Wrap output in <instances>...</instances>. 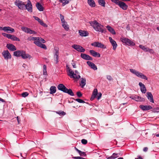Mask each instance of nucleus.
<instances>
[{"label": "nucleus", "instance_id": "f257e3e1", "mask_svg": "<svg viewBox=\"0 0 159 159\" xmlns=\"http://www.w3.org/2000/svg\"><path fill=\"white\" fill-rule=\"evenodd\" d=\"M89 23L90 25L92 26L93 28L94 29L97 31L104 33H106V30H104L102 28L103 26L98 23L96 20L90 21L89 22Z\"/></svg>", "mask_w": 159, "mask_h": 159}, {"label": "nucleus", "instance_id": "f03ea898", "mask_svg": "<svg viewBox=\"0 0 159 159\" xmlns=\"http://www.w3.org/2000/svg\"><path fill=\"white\" fill-rule=\"evenodd\" d=\"M58 89L63 91V92L67 93L71 96H73L74 94L72 90L70 89H67L63 84H60L57 86Z\"/></svg>", "mask_w": 159, "mask_h": 159}, {"label": "nucleus", "instance_id": "7ed1b4c3", "mask_svg": "<svg viewBox=\"0 0 159 159\" xmlns=\"http://www.w3.org/2000/svg\"><path fill=\"white\" fill-rule=\"evenodd\" d=\"M37 39L36 41L34 42V43L37 46L41 47L42 48L44 49H47V47L46 45L42 44V43H44L45 41L43 39L41 38L37 37Z\"/></svg>", "mask_w": 159, "mask_h": 159}, {"label": "nucleus", "instance_id": "20e7f679", "mask_svg": "<svg viewBox=\"0 0 159 159\" xmlns=\"http://www.w3.org/2000/svg\"><path fill=\"white\" fill-rule=\"evenodd\" d=\"M130 70L132 73L135 74L136 76L139 78L146 80L148 79L147 77L145 75H143L139 71H137L133 69H130Z\"/></svg>", "mask_w": 159, "mask_h": 159}, {"label": "nucleus", "instance_id": "39448f33", "mask_svg": "<svg viewBox=\"0 0 159 159\" xmlns=\"http://www.w3.org/2000/svg\"><path fill=\"white\" fill-rule=\"evenodd\" d=\"M102 95L101 93H98L97 89H95L93 90L91 97L90 99H94L95 98H97L98 99H100Z\"/></svg>", "mask_w": 159, "mask_h": 159}, {"label": "nucleus", "instance_id": "423d86ee", "mask_svg": "<svg viewBox=\"0 0 159 159\" xmlns=\"http://www.w3.org/2000/svg\"><path fill=\"white\" fill-rule=\"evenodd\" d=\"M14 4L19 9L23 10L25 8V4L24 2L19 0H16Z\"/></svg>", "mask_w": 159, "mask_h": 159}, {"label": "nucleus", "instance_id": "0eeeda50", "mask_svg": "<svg viewBox=\"0 0 159 159\" xmlns=\"http://www.w3.org/2000/svg\"><path fill=\"white\" fill-rule=\"evenodd\" d=\"M121 40L123 43H125L127 45L129 46H134L135 45L134 43L128 39L124 38H121Z\"/></svg>", "mask_w": 159, "mask_h": 159}, {"label": "nucleus", "instance_id": "6e6552de", "mask_svg": "<svg viewBox=\"0 0 159 159\" xmlns=\"http://www.w3.org/2000/svg\"><path fill=\"white\" fill-rule=\"evenodd\" d=\"M72 47L77 51L80 52H83L85 51V49L82 47L76 44H74L72 45Z\"/></svg>", "mask_w": 159, "mask_h": 159}, {"label": "nucleus", "instance_id": "1a4fd4ad", "mask_svg": "<svg viewBox=\"0 0 159 159\" xmlns=\"http://www.w3.org/2000/svg\"><path fill=\"white\" fill-rule=\"evenodd\" d=\"M21 29L25 32L30 34H36L37 33L35 31L32 30L30 28H28L27 27H21Z\"/></svg>", "mask_w": 159, "mask_h": 159}, {"label": "nucleus", "instance_id": "9d476101", "mask_svg": "<svg viewBox=\"0 0 159 159\" xmlns=\"http://www.w3.org/2000/svg\"><path fill=\"white\" fill-rule=\"evenodd\" d=\"M2 55L5 59H11V55L8 50H4L2 52Z\"/></svg>", "mask_w": 159, "mask_h": 159}, {"label": "nucleus", "instance_id": "9b49d317", "mask_svg": "<svg viewBox=\"0 0 159 159\" xmlns=\"http://www.w3.org/2000/svg\"><path fill=\"white\" fill-rule=\"evenodd\" d=\"M25 7L28 11L30 12L32 11V5L30 1L26 5H25Z\"/></svg>", "mask_w": 159, "mask_h": 159}, {"label": "nucleus", "instance_id": "f8f14e48", "mask_svg": "<svg viewBox=\"0 0 159 159\" xmlns=\"http://www.w3.org/2000/svg\"><path fill=\"white\" fill-rule=\"evenodd\" d=\"M109 39L110 43L113 46V49L114 50H115L117 46L116 42L111 37H109Z\"/></svg>", "mask_w": 159, "mask_h": 159}, {"label": "nucleus", "instance_id": "ddd939ff", "mask_svg": "<svg viewBox=\"0 0 159 159\" xmlns=\"http://www.w3.org/2000/svg\"><path fill=\"white\" fill-rule=\"evenodd\" d=\"M81 57L83 59L87 60H92V58L88 55L84 53H81Z\"/></svg>", "mask_w": 159, "mask_h": 159}, {"label": "nucleus", "instance_id": "4468645a", "mask_svg": "<svg viewBox=\"0 0 159 159\" xmlns=\"http://www.w3.org/2000/svg\"><path fill=\"white\" fill-rule=\"evenodd\" d=\"M140 107L143 111H148L152 109V107L150 105H140Z\"/></svg>", "mask_w": 159, "mask_h": 159}, {"label": "nucleus", "instance_id": "2eb2a0df", "mask_svg": "<svg viewBox=\"0 0 159 159\" xmlns=\"http://www.w3.org/2000/svg\"><path fill=\"white\" fill-rule=\"evenodd\" d=\"M3 30L7 33H12L15 31V30L13 29L8 26L4 27Z\"/></svg>", "mask_w": 159, "mask_h": 159}, {"label": "nucleus", "instance_id": "dca6fc26", "mask_svg": "<svg viewBox=\"0 0 159 159\" xmlns=\"http://www.w3.org/2000/svg\"><path fill=\"white\" fill-rule=\"evenodd\" d=\"M118 5L120 8L124 10H126L128 8L127 5L124 2L121 1H120Z\"/></svg>", "mask_w": 159, "mask_h": 159}, {"label": "nucleus", "instance_id": "f3484780", "mask_svg": "<svg viewBox=\"0 0 159 159\" xmlns=\"http://www.w3.org/2000/svg\"><path fill=\"white\" fill-rule=\"evenodd\" d=\"M139 85L140 86L141 91L143 93H145L146 92V89L144 85L142 82L139 83Z\"/></svg>", "mask_w": 159, "mask_h": 159}, {"label": "nucleus", "instance_id": "a211bd4d", "mask_svg": "<svg viewBox=\"0 0 159 159\" xmlns=\"http://www.w3.org/2000/svg\"><path fill=\"white\" fill-rule=\"evenodd\" d=\"M33 18L36 20L38 21L43 26L45 27H47V25L46 24L44 23L43 21L41 20L39 17H36V16H33Z\"/></svg>", "mask_w": 159, "mask_h": 159}, {"label": "nucleus", "instance_id": "6ab92c4d", "mask_svg": "<svg viewBox=\"0 0 159 159\" xmlns=\"http://www.w3.org/2000/svg\"><path fill=\"white\" fill-rule=\"evenodd\" d=\"M68 75L71 78L76 79L77 78V75L76 74H75L74 71L72 70H70V73H69Z\"/></svg>", "mask_w": 159, "mask_h": 159}, {"label": "nucleus", "instance_id": "aec40b11", "mask_svg": "<svg viewBox=\"0 0 159 159\" xmlns=\"http://www.w3.org/2000/svg\"><path fill=\"white\" fill-rule=\"evenodd\" d=\"M87 63L90 67L94 70H96L97 69V66L93 63L90 61H88Z\"/></svg>", "mask_w": 159, "mask_h": 159}, {"label": "nucleus", "instance_id": "412c9836", "mask_svg": "<svg viewBox=\"0 0 159 159\" xmlns=\"http://www.w3.org/2000/svg\"><path fill=\"white\" fill-rule=\"evenodd\" d=\"M86 84V80L85 78H81V81L80 83V85L82 88H84Z\"/></svg>", "mask_w": 159, "mask_h": 159}, {"label": "nucleus", "instance_id": "4be33fe9", "mask_svg": "<svg viewBox=\"0 0 159 159\" xmlns=\"http://www.w3.org/2000/svg\"><path fill=\"white\" fill-rule=\"evenodd\" d=\"M7 47L9 50L14 51L16 50V48L13 44H7Z\"/></svg>", "mask_w": 159, "mask_h": 159}, {"label": "nucleus", "instance_id": "5701e85b", "mask_svg": "<svg viewBox=\"0 0 159 159\" xmlns=\"http://www.w3.org/2000/svg\"><path fill=\"white\" fill-rule=\"evenodd\" d=\"M89 52L90 54L93 57H96L97 56L98 57H100V54L93 50H90L89 51Z\"/></svg>", "mask_w": 159, "mask_h": 159}, {"label": "nucleus", "instance_id": "b1692460", "mask_svg": "<svg viewBox=\"0 0 159 159\" xmlns=\"http://www.w3.org/2000/svg\"><path fill=\"white\" fill-rule=\"evenodd\" d=\"M79 33L81 36H86L88 35V33L87 31L80 30L79 31Z\"/></svg>", "mask_w": 159, "mask_h": 159}, {"label": "nucleus", "instance_id": "393cba45", "mask_svg": "<svg viewBox=\"0 0 159 159\" xmlns=\"http://www.w3.org/2000/svg\"><path fill=\"white\" fill-rule=\"evenodd\" d=\"M23 50H18L14 52V55L16 57L21 56L22 54H23Z\"/></svg>", "mask_w": 159, "mask_h": 159}, {"label": "nucleus", "instance_id": "a878e982", "mask_svg": "<svg viewBox=\"0 0 159 159\" xmlns=\"http://www.w3.org/2000/svg\"><path fill=\"white\" fill-rule=\"evenodd\" d=\"M23 54H22L21 55V57L23 59H26L27 58H29L30 59V58H31V56L30 55H29L27 54H26L25 52L23 51V52H22Z\"/></svg>", "mask_w": 159, "mask_h": 159}, {"label": "nucleus", "instance_id": "bb28decb", "mask_svg": "<svg viewBox=\"0 0 159 159\" xmlns=\"http://www.w3.org/2000/svg\"><path fill=\"white\" fill-rule=\"evenodd\" d=\"M37 8L40 11H43L44 10V8L40 3L39 2L36 3V5Z\"/></svg>", "mask_w": 159, "mask_h": 159}, {"label": "nucleus", "instance_id": "cd10ccee", "mask_svg": "<svg viewBox=\"0 0 159 159\" xmlns=\"http://www.w3.org/2000/svg\"><path fill=\"white\" fill-rule=\"evenodd\" d=\"M55 50L56 51V52L54 56V57L55 58V60L56 61V63H57L58 61V60L59 55L58 50L56 49H55Z\"/></svg>", "mask_w": 159, "mask_h": 159}, {"label": "nucleus", "instance_id": "c85d7f7f", "mask_svg": "<svg viewBox=\"0 0 159 159\" xmlns=\"http://www.w3.org/2000/svg\"><path fill=\"white\" fill-rule=\"evenodd\" d=\"M106 28H107L108 30L112 34H116V32L109 25H107L106 26Z\"/></svg>", "mask_w": 159, "mask_h": 159}, {"label": "nucleus", "instance_id": "c756f323", "mask_svg": "<svg viewBox=\"0 0 159 159\" xmlns=\"http://www.w3.org/2000/svg\"><path fill=\"white\" fill-rule=\"evenodd\" d=\"M139 47L140 48L146 52L150 51V50H152V49H150L149 48L146 47L145 46L141 45H139Z\"/></svg>", "mask_w": 159, "mask_h": 159}, {"label": "nucleus", "instance_id": "7c9ffc66", "mask_svg": "<svg viewBox=\"0 0 159 159\" xmlns=\"http://www.w3.org/2000/svg\"><path fill=\"white\" fill-rule=\"evenodd\" d=\"M119 157L118 154L117 153H114L110 157H106L107 159H113L117 158Z\"/></svg>", "mask_w": 159, "mask_h": 159}, {"label": "nucleus", "instance_id": "2f4dec72", "mask_svg": "<svg viewBox=\"0 0 159 159\" xmlns=\"http://www.w3.org/2000/svg\"><path fill=\"white\" fill-rule=\"evenodd\" d=\"M75 150L79 153V155L80 156L85 157L86 155L85 152L81 151L76 147H75Z\"/></svg>", "mask_w": 159, "mask_h": 159}, {"label": "nucleus", "instance_id": "473e14b6", "mask_svg": "<svg viewBox=\"0 0 159 159\" xmlns=\"http://www.w3.org/2000/svg\"><path fill=\"white\" fill-rule=\"evenodd\" d=\"M88 2L91 7H94L95 6V3L93 0H88Z\"/></svg>", "mask_w": 159, "mask_h": 159}, {"label": "nucleus", "instance_id": "72a5a7b5", "mask_svg": "<svg viewBox=\"0 0 159 159\" xmlns=\"http://www.w3.org/2000/svg\"><path fill=\"white\" fill-rule=\"evenodd\" d=\"M50 93L52 94L56 92V88L54 86H52L50 88Z\"/></svg>", "mask_w": 159, "mask_h": 159}, {"label": "nucleus", "instance_id": "f704fd0d", "mask_svg": "<svg viewBox=\"0 0 159 159\" xmlns=\"http://www.w3.org/2000/svg\"><path fill=\"white\" fill-rule=\"evenodd\" d=\"M146 94L147 96L148 99H153V96L151 92H147Z\"/></svg>", "mask_w": 159, "mask_h": 159}, {"label": "nucleus", "instance_id": "c9c22d12", "mask_svg": "<svg viewBox=\"0 0 159 159\" xmlns=\"http://www.w3.org/2000/svg\"><path fill=\"white\" fill-rule=\"evenodd\" d=\"M98 2L99 4L102 6L105 7V2L104 0H98Z\"/></svg>", "mask_w": 159, "mask_h": 159}, {"label": "nucleus", "instance_id": "e433bc0d", "mask_svg": "<svg viewBox=\"0 0 159 159\" xmlns=\"http://www.w3.org/2000/svg\"><path fill=\"white\" fill-rule=\"evenodd\" d=\"M66 22H65V23H62V26L66 30H68L69 28L68 25H66Z\"/></svg>", "mask_w": 159, "mask_h": 159}, {"label": "nucleus", "instance_id": "4c0bfd02", "mask_svg": "<svg viewBox=\"0 0 159 159\" xmlns=\"http://www.w3.org/2000/svg\"><path fill=\"white\" fill-rule=\"evenodd\" d=\"M97 47L101 48H105V46L101 43L98 42Z\"/></svg>", "mask_w": 159, "mask_h": 159}, {"label": "nucleus", "instance_id": "58836bf2", "mask_svg": "<svg viewBox=\"0 0 159 159\" xmlns=\"http://www.w3.org/2000/svg\"><path fill=\"white\" fill-rule=\"evenodd\" d=\"M37 38V37H30L28 38L27 40L29 41L33 40L35 41H36Z\"/></svg>", "mask_w": 159, "mask_h": 159}, {"label": "nucleus", "instance_id": "ea45409f", "mask_svg": "<svg viewBox=\"0 0 159 159\" xmlns=\"http://www.w3.org/2000/svg\"><path fill=\"white\" fill-rule=\"evenodd\" d=\"M60 2L62 3L63 6H64L69 3V1L67 0H59Z\"/></svg>", "mask_w": 159, "mask_h": 159}, {"label": "nucleus", "instance_id": "a19ab883", "mask_svg": "<svg viewBox=\"0 0 159 159\" xmlns=\"http://www.w3.org/2000/svg\"><path fill=\"white\" fill-rule=\"evenodd\" d=\"M12 37L11 38V40H13L14 41H19L20 39H19L16 37V36H15L14 35H12Z\"/></svg>", "mask_w": 159, "mask_h": 159}, {"label": "nucleus", "instance_id": "79ce46f5", "mask_svg": "<svg viewBox=\"0 0 159 159\" xmlns=\"http://www.w3.org/2000/svg\"><path fill=\"white\" fill-rule=\"evenodd\" d=\"M60 18L61 21L62 23H65L66 22L64 18V16L63 15L61 14H60Z\"/></svg>", "mask_w": 159, "mask_h": 159}, {"label": "nucleus", "instance_id": "37998d69", "mask_svg": "<svg viewBox=\"0 0 159 159\" xmlns=\"http://www.w3.org/2000/svg\"><path fill=\"white\" fill-rule=\"evenodd\" d=\"M46 68V66L45 65H44L43 66V74L44 75H46L47 74Z\"/></svg>", "mask_w": 159, "mask_h": 159}, {"label": "nucleus", "instance_id": "c03bdc74", "mask_svg": "<svg viewBox=\"0 0 159 159\" xmlns=\"http://www.w3.org/2000/svg\"><path fill=\"white\" fill-rule=\"evenodd\" d=\"M21 96L23 97H25L29 95V93L28 92H25L22 93Z\"/></svg>", "mask_w": 159, "mask_h": 159}, {"label": "nucleus", "instance_id": "a18cd8bd", "mask_svg": "<svg viewBox=\"0 0 159 159\" xmlns=\"http://www.w3.org/2000/svg\"><path fill=\"white\" fill-rule=\"evenodd\" d=\"M56 113L57 114H59L60 115H65L66 114L65 112H64L63 111H57L56 112Z\"/></svg>", "mask_w": 159, "mask_h": 159}, {"label": "nucleus", "instance_id": "49530a36", "mask_svg": "<svg viewBox=\"0 0 159 159\" xmlns=\"http://www.w3.org/2000/svg\"><path fill=\"white\" fill-rule=\"evenodd\" d=\"M107 78L108 80L110 81L111 80H113V79L111 76L110 75H107Z\"/></svg>", "mask_w": 159, "mask_h": 159}, {"label": "nucleus", "instance_id": "de8ad7c7", "mask_svg": "<svg viewBox=\"0 0 159 159\" xmlns=\"http://www.w3.org/2000/svg\"><path fill=\"white\" fill-rule=\"evenodd\" d=\"M76 94H77V96L79 98H81L82 96V93L80 91L77 92Z\"/></svg>", "mask_w": 159, "mask_h": 159}, {"label": "nucleus", "instance_id": "09e8293b", "mask_svg": "<svg viewBox=\"0 0 159 159\" xmlns=\"http://www.w3.org/2000/svg\"><path fill=\"white\" fill-rule=\"evenodd\" d=\"M81 143L84 144H85L87 143V141L85 139H82L81 140Z\"/></svg>", "mask_w": 159, "mask_h": 159}, {"label": "nucleus", "instance_id": "8fccbe9b", "mask_svg": "<svg viewBox=\"0 0 159 159\" xmlns=\"http://www.w3.org/2000/svg\"><path fill=\"white\" fill-rule=\"evenodd\" d=\"M74 159H86L84 158L80 157H73Z\"/></svg>", "mask_w": 159, "mask_h": 159}, {"label": "nucleus", "instance_id": "3c124183", "mask_svg": "<svg viewBox=\"0 0 159 159\" xmlns=\"http://www.w3.org/2000/svg\"><path fill=\"white\" fill-rule=\"evenodd\" d=\"M112 2H114L116 4L118 5L120 1L118 0H111Z\"/></svg>", "mask_w": 159, "mask_h": 159}, {"label": "nucleus", "instance_id": "603ef678", "mask_svg": "<svg viewBox=\"0 0 159 159\" xmlns=\"http://www.w3.org/2000/svg\"><path fill=\"white\" fill-rule=\"evenodd\" d=\"M76 102L79 103H85V102L83 100H75Z\"/></svg>", "mask_w": 159, "mask_h": 159}, {"label": "nucleus", "instance_id": "864d4df0", "mask_svg": "<svg viewBox=\"0 0 159 159\" xmlns=\"http://www.w3.org/2000/svg\"><path fill=\"white\" fill-rule=\"evenodd\" d=\"M94 47H97V45H98V42H95L94 43H92L91 44Z\"/></svg>", "mask_w": 159, "mask_h": 159}, {"label": "nucleus", "instance_id": "5fc2aeb1", "mask_svg": "<svg viewBox=\"0 0 159 159\" xmlns=\"http://www.w3.org/2000/svg\"><path fill=\"white\" fill-rule=\"evenodd\" d=\"M72 62L73 63H71V64L72 65V66L74 68H76V64L73 61H72Z\"/></svg>", "mask_w": 159, "mask_h": 159}, {"label": "nucleus", "instance_id": "6e6d98bb", "mask_svg": "<svg viewBox=\"0 0 159 159\" xmlns=\"http://www.w3.org/2000/svg\"><path fill=\"white\" fill-rule=\"evenodd\" d=\"M12 35H11L10 34H8L6 37H7V38H8L9 39H11V38L12 37Z\"/></svg>", "mask_w": 159, "mask_h": 159}, {"label": "nucleus", "instance_id": "4d7b16f0", "mask_svg": "<svg viewBox=\"0 0 159 159\" xmlns=\"http://www.w3.org/2000/svg\"><path fill=\"white\" fill-rule=\"evenodd\" d=\"M66 68H67V70L69 71V73H70V70H72L71 69H70L67 65L66 66Z\"/></svg>", "mask_w": 159, "mask_h": 159}, {"label": "nucleus", "instance_id": "13d9d810", "mask_svg": "<svg viewBox=\"0 0 159 159\" xmlns=\"http://www.w3.org/2000/svg\"><path fill=\"white\" fill-rule=\"evenodd\" d=\"M148 148L147 147H145L143 149V151L144 152H146L148 151Z\"/></svg>", "mask_w": 159, "mask_h": 159}, {"label": "nucleus", "instance_id": "bf43d9fd", "mask_svg": "<svg viewBox=\"0 0 159 159\" xmlns=\"http://www.w3.org/2000/svg\"><path fill=\"white\" fill-rule=\"evenodd\" d=\"M2 35L5 37H7V35L8 34L5 33H2Z\"/></svg>", "mask_w": 159, "mask_h": 159}, {"label": "nucleus", "instance_id": "052dcab7", "mask_svg": "<svg viewBox=\"0 0 159 159\" xmlns=\"http://www.w3.org/2000/svg\"><path fill=\"white\" fill-rule=\"evenodd\" d=\"M134 98L135 99L137 98L138 99H140V97L138 96H135Z\"/></svg>", "mask_w": 159, "mask_h": 159}, {"label": "nucleus", "instance_id": "680f3d73", "mask_svg": "<svg viewBox=\"0 0 159 159\" xmlns=\"http://www.w3.org/2000/svg\"><path fill=\"white\" fill-rule=\"evenodd\" d=\"M1 102L5 103V100H0V102Z\"/></svg>", "mask_w": 159, "mask_h": 159}, {"label": "nucleus", "instance_id": "e2e57ef3", "mask_svg": "<svg viewBox=\"0 0 159 159\" xmlns=\"http://www.w3.org/2000/svg\"><path fill=\"white\" fill-rule=\"evenodd\" d=\"M135 159H136V158H135ZM137 159H143V158L139 156L138 157V158H137Z\"/></svg>", "mask_w": 159, "mask_h": 159}, {"label": "nucleus", "instance_id": "0e129e2a", "mask_svg": "<svg viewBox=\"0 0 159 159\" xmlns=\"http://www.w3.org/2000/svg\"><path fill=\"white\" fill-rule=\"evenodd\" d=\"M77 78L76 79H79V78H80L81 77H80V75H78L77 76Z\"/></svg>", "mask_w": 159, "mask_h": 159}, {"label": "nucleus", "instance_id": "69168bd1", "mask_svg": "<svg viewBox=\"0 0 159 159\" xmlns=\"http://www.w3.org/2000/svg\"><path fill=\"white\" fill-rule=\"evenodd\" d=\"M156 110H157L156 111L157 112H159V108H156Z\"/></svg>", "mask_w": 159, "mask_h": 159}, {"label": "nucleus", "instance_id": "338daca9", "mask_svg": "<svg viewBox=\"0 0 159 159\" xmlns=\"http://www.w3.org/2000/svg\"><path fill=\"white\" fill-rule=\"evenodd\" d=\"M3 30V27L2 28V27H0V30Z\"/></svg>", "mask_w": 159, "mask_h": 159}, {"label": "nucleus", "instance_id": "774afa93", "mask_svg": "<svg viewBox=\"0 0 159 159\" xmlns=\"http://www.w3.org/2000/svg\"><path fill=\"white\" fill-rule=\"evenodd\" d=\"M75 74H78V73H78V71H77V70H75Z\"/></svg>", "mask_w": 159, "mask_h": 159}]
</instances>
